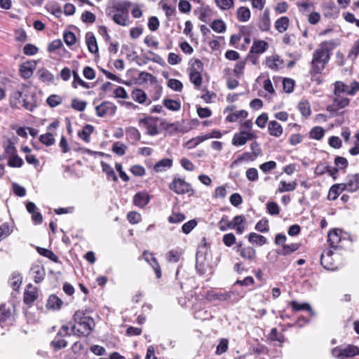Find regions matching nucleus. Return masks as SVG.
Returning a JSON list of instances; mask_svg holds the SVG:
<instances>
[{"instance_id":"obj_24","label":"nucleus","mask_w":359,"mask_h":359,"mask_svg":"<svg viewBox=\"0 0 359 359\" xmlns=\"http://www.w3.org/2000/svg\"><path fill=\"white\" fill-rule=\"evenodd\" d=\"M172 165V161L170 158H163L157 162L154 169L156 172L165 171L167 169L171 168Z\"/></svg>"},{"instance_id":"obj_33","label":"nucleus","mask_w":359,"mask_h":359,"mask_svg":"<svg viewBox=\"0 0 359 359\" xmlns=\"http://www.w3.org/2000/svg\"><path fill=\"white\" fill-rule=\"evenodd\" d=\"M62 303V301L57 296L51 294L48 297L46 306L48 309H60Z\"/></svg>"},{"instance_id":"obj_62","label":"nucleus","mask_w":359,"mask_h":359,"mask_svg":"<svg viewBox=\"0 0 359 359\" xmlns=\"http://www.w3.org/2000/svg\"><path fill=\"white\" fill-rule=\"evenodd\" d=\"M228 349V340L222 339L217 346L216 354L221 355L225 353Z\"/></svg>"},{"instance_id":"obj_54","label":"nucleus","mask_w":359,"mask_h":359,"mask_svg":"<svg viewBox=\"0 0 359 359\" xmlns=\"http://www.w3.org/2000/svg\"><path fill=\"white\" fill-rule=\"evenodd\" d=\"M191 67L189 68L190 72H201L203 69V64L199 59H195L189 62Z\"/></svg>"},{"instance_id":"obj_44","label":"nucleus","mask_w":359,"mask_h":359,"mask_svg":"<svg viewBox=\"0 0 359 359\" xmlns=\"http://www.w3.org/2000/svg\"><path fill=\"white\" fill-rule=\"evenodd\" d=\"M37 252L42 256L46 257L48 259H50L51 261L54 262H58V257L51 250L38 247L37 248Z\"/></svg>"},{"instance_id":"obj_59","label":"nucleus","mask_w":359,"mask_h":359,"mask_svg":"<svg viewBox=\"0 0 359 359\" xmlns=\"http://www.w3.org/2000/svg\"><path fill=\"white\" fill-rule=\"evenodd\" d=\"M62 97L57 95H51L47 98V104L50 107H55L62 102Z\"/></svg>"},{"instance_id":"obj_55","label":"nucleus","mask_w":359,"mask_h":359,"mask_svg":"<svg viewBox=\"0 0 359 359\" xmlns=\"http://www.w3.org/2000/svg\"><path fill=\"white\" fill-rule=\"evenodd\" d=\"M325 134V131L322 127L316 126L310 131V137L313 139L320 140Z\"/></svg>"},{"instance_id":"obj_1","label":"nucleus","mask_w":359,"mask_h":359,"mask_svg":"<svg viewBox=\"0 0 359 359\" xmlns=\"http://www.w3.org/2000/svg\"><path fill=\"white\" fill-rule=\"evenodd\" d=\"M335 45L333 41H324L313 51L310 69L311 76L322 73L330 61L331 52L334 48Z\"/></svg>"},{"instance_id":"obj_56","label":"nucleus","mask_w":359,"mask_h":359,"mask_svg":"<svg viewBox=\"0 0 359 359\" xmlns=\"http://www.w3.org/2000/svg\"><path fill=\"white\" fill-rule=\"evenodd\" d=\"M72 107L78 111H83L85 110L87 102L85 101L79 100L76 98H74L72 100Z\"/></svg>"},{"instance_id":"obj_63","label":"nucleus","mask_w":359,"mask_h":359,"mask_svg":"<svg viewBox=\"0 0 359 359\" xmlns=\"http://www.w3.org/2000/svg\"><path fill=\"white\" fill-rule=\"evenodd\" d=\"M95 15L90 11H84L81 15V20L86 23H93L95 21Z\"/></svg>"},{"instance_id":"obj_41","label":"nucleus","mask_w":359,"mask_h":359,"mask_svg":"<svg viewBox=\"0 0 359 359\" xmlns=\"http://www.w3.org/2000/svg\"><path fill=\"white\" fill-rule=\"evenodd\" d=\"M299 110L302 116L308 117L311 114V107L309 102L306 100H302L299 102Z\"/></svg>"},{"instance_id":"obj_48","label":"nucleus","mask_w":359,"mask_h":359,"mask_svg":"<svg viewBox=\"0 0 359 359\" xmlns=\"http://www.w3.org/2000/svg\"><path fill=\"white\" fill-rule=\"evenodd\" d=\"M163 104L168 109L171 111H178L181 107L179 102L167 98L163 100Z\"/></svg>"},{"instance_id":"obj_3","label":"nucleus","mask_w":359,"mask_h":359,"mask_svg":"<svg viewBox=\"0 0 359 359\" xmlns=\"http://www.w3.org/2000/svg\"><path fill=\"white\" fill-rule=\"evenodd\" d=\"M74 320L75 324L72 327V331L73 334L77 336H88L95 326L94 320L82 311L74 313Z\"/></svg>"},{"instance_id":"obj_37","label":"nucleus","mask_w":359,"mask_h":359,"mask_svg":"<svg viewBox=\"0 0 359 359\" xmlns=\"http://www.w3.org/2000/svg\"><path fill=\"white\" fill-rule=\"evenodd\" d=\"M290 306L295 311L305 310L309 311L312 316L315 315V312L312 310L310 304L308 303L299 304L296 301H292L290 302Z\"/></svg>"},{"instance_id":"obj_35","label":"nucleus","mask_w":359,"mask_h":359,"mask_svg":"<svg viewBox=\"0 0 359 359\" xmlns=\"http://www.w3.org/2000/svg\"><path fill=\"white\" fill-rule=\"evenodd\" d=\"M283 64V61L280 60L279 56H272L266 58V66L272 69L277 70L280 65Z\"/></svg>"},{"instance_id":"obj_43","label":"nucleus","mask_w":359,"mask_h":359,"mask_svg":"<svg viewBox=\"0 0 359 359\" xmlns=\"http://www.w3.org/2000/svg\"><path fill=\"white\" fill-rule=\"evenodd\" d=\"M248 116V112L245 110H239L236 112L229 114L226 120L228 122H236L239 118H245Z\"/></svg>"},{"instance_id":"obj_14","label":"nucleus","mask_w":359,"mask_h":359,"mask_svg":"<svg viewBox=\"0 0 359 359\" xmlns=\"http://www.w3.org/2000/svg\"><path fill=\"white\" fill-rule=\"evenodd\" d=\"M35 66L36 64L33 62L22 63L19 68L20 76L25 79L30 78L33 74Z\"/></svg>"},{"instance_id":"obj_45","label":"nucleus","mask_w":359,"mask_h":359,"mask_svg":"<svg viewBox=\"0 0 359 359\" xmlns=\"http://www.w3.org/2000/svg\"><path fill=\"white\" fill-rule=\"evenodd\" d=\"M247 142L243 130L234 134L232 139V144L236 147H240L245 144Z\"/></svg>"},{"instance_id":"obj_50","label":"nucleus","mask_w":359,"mask_h":359,"mask_svg":"<svg viewBox=\"0 0 359 359\" xmlns=\"http://www.w3.org/2000/svg\"><path fill=\"white\" fill-rule=\"evenodd\" d=\"M73 77H74V81L72 82V87L74 88H76L78 85H80L82 87H83L84 88H89L90 86L88 85V83L85 82L84 81H83L79 75L78 74V73L75 71L73 72Z\"/></svg>"},{"instance_id":"obj_40","label":"nucleus","mask_w":359,"mask_h":359,"mask_svg":"<svg viewBox=\"0 0 359 359\" xmlns=\"http://www.w3.org/2000/svg\"><path fill=\"white\" fill-rule=\"evenodd\" d=\"M297 182L296 181L286 182L285 181H280L278 186V191L280 193L292 191L296 189Z\"/></svg>"},{"instance_id":"obj_10","label":"nucleus","mask_w":359,"mask_h":359,"mask_svg":"<svg viewBox=\"0 0 359 359\" xmlns=\"http://www.w3.org/2000/svg\"><path fill=\"white\" fill-rule=\"evenodd\" d=\"M333 252L330 249L324 250L320 256V264L327 270H332L334 268L332 258Z\"/></svg>"},{"instance_id":"obj_64","label":"nucleus","mask_w":359,"mask_h":359,"mask_svg":"<svg viewBox=\"0 0 359 359\" xmlns=\"http://www.w3.org/2000/svg\"><path fill=\"white\" fill-rule=\"evenodd\" d=\"M63 38L65 42L69 46H72L76 43V36L72 32H65Z\"/></svg>"},{"instance_id":"obj_38","label":"nucleus","mask_w":359,"mask_h":359,"mask_svg":"<svg viewBox=\"0 0 359 359\" xmlns=\"http://www.w3.org/2000/svg\"><path fill=\"white\" fill-rule=\"evenodd\" d=\"M127 138L135 142H138L141 138V134L139 130L134 127H128L126 129Z\"/></svg>"},{"instance_id":"obj_47","label":"nucleus","mask_w":359,"mask_h":359,"mask_svg":"<svg viewBox=\"0 0 359 359\" xmlns=\"http://www.w3.org/2000/svg\"><path fill=\"white\" fill-rule=\"evenodd\" d=\"M8 165L11 168H20L23 165V161L17 154L10 156L8 161Z\"/></svg>"},{"instance_id":"obj_36","label":"nucleus","mask_w":359,"mask_h":359,"mask_svg":"<svg viewBox=\"0 0 359 359\" xmlns=\"http://www.w3.org/2000/svg\"><path fill=\"white\" fill-rule=\"evenodd\" d=\"M255 159V157L251 153L244 152L231 163L230 168H233L242 161H254Z\"/></svg>"},{"instance_id":"obj_26","label":"nucleus","mask_w":359,"mask_h":359,"mask_svg":"<svg viewBox=\"0 0 359 359\" xmlns=\"http://www.w3.org/2000/svg\"><path fill=\"white\" fill-rule=\"evenodd\" d=\"M248 241L252 244L262 246L266 243L267 240L264 236L252 232L248 235Z\"/></svg>"},{"instance_id":"obj_11","label":"nucleus","mask_w":359,"mask_h":359,"mask_svg":"<svg viewBox=\"0 0 359 359\" xmlns=\"http://www.w3.org/2000/svg\"><path fill=\"white\" fill-rule=\"evenodd\" d=\"M342 184L346 191H356L359 189V173L348 175L346 182Z\"/></svg>"},{"instance_id":"obj_19","label":"nucleus","mask_w":359,"mask_h":359,"mask_svg":"<svg viewBox=\"0 0 359 359\" xmlns=\"http://www.w3.org/2000/svg\"><path fill=\"white\" fill-rule=\"evenodd\" d=\"M86 42L88 49L91 53H97L98 52L97 41L93 32H88L86 33Z\"/></svg>"},{"instance_id":"obj_58","label":"nucleus","mask_w":359,"mask_h":359,"mask_svg":"<svg viewBox=\"0 0 359 359\" xmlns=\"http://www.w3.org/2000/svg\"><path fill=\"white\" fill-rule=\"evenodd\" d=\"M215 1L222 10H228L233 7V0H215Z\"/></svg>"},{"instance_id":"obj_8","label":"nucleus","mask_w":359,"mask_h":359,"mask_svg":"<svg viewBox=\"0 0 359 359\" xmlns=\"http://www.w3.org/2000/svg\"><path fill=\"white\" fill-rule=\"evenodd\" d=\"M116 107L111 102H103L95 108L96 114L99 117H103L106 115H114L116 112Z\"/></svg>"},{"instance_id":"obj_12","label":"nucleus","mask_w":359,"mask_h":359,"mask_svg":"<svg viewBox=\"0 0 359 359\" xmlns=\"http://www.w3.org/2000/svg\"><path fill=\"white\" fill-rule=\"evenodd\" d=\"M37 297V289L33 287L32 284H29L24 292V302L27 305H32Z\"/></svg>"},{"instance_id":"obj_46","label":"nucleus","mask_w":359,"mask_h":359,"mask_svg":"<svg viewBox=\"0 0 359 359\" xmlns=\"http://www.w3.org/2000/svg\"><path fill=\"white\" fill-rule=\"evenodd\" d=\"M334 95H340L342 93H345L348 95V92L349 90V86L345 84L342 81H336L334 83Z\"/></svg>"},{"instance_id":"obj_7","label":"nucleus","mask_w":359,"mask_h":359,"mask_svg":"<svg viewBox=\"0 0 359 359\" xmlns=\"http://www.w3.org/2000/svg\"><path fill=\"white\" fill-rule=\"evenodd\" d=\"M116 13L114 14L112 19L117 25L121 26H128L130 25L128 11L126 8L116 7Z\"/></svg>"},{"instance_id":"obj_29","label":"nucleus","mask_w":359,"mask_h":359,"mask_svg":"<svg viewBox=\"0 0 359 359\" xmlns=\"http://www.w3.org/2000/svg\"><path fill=\"white\" fill-rule=\"evenodd\" d=\"M94 130V127L91 125L86 124L83 126V129L78 133L80 138L86 142H90V136Z\"/></svg>"},{"instance_id":"obj_25","label":"nucleus","mask_w":359,"mask_h":359,"mask_svg":"<svg viewBox=\"0 0 359 359\" xmlns=\"http://www.w3.org/2000/svg\"><path fill=\"white\" fill-rule=\"evenodd\" d=\"M290 20L287 17H281L275 22V28L278 32L283 33L287 29Z\"/></svg>"},{"instance_id":"obj_57","label":"nucleus","mask_w":359,"mask_h":359,"mask_svg":"<svg viewBox=\"0 0 359 359\" xmlns=\"http://www.w3.org/2000/svg\"><path fill=\"white\" fill-rule=\"evenodd\" d=\"M168 86L175 91L181 92L183 84L177 79H171L168 81Z\"/></svg>"},{"instance_id":"obj_42","label":"nucleus","mask_w":359,"mask_h":359,"mask_svg":"<svg viewBox=\"0 0 359 359\" xmlns=\"http://www.w3.org/2000/svg\"><path fill=\"white\" fill-rule=\"evenodd\" d=\"M11 317V310L6 307V304L0 306V325H3Z\"/></svg>"},{"instance_id":"obj_49","label":"nucleus","mask_w":359,"mask_h":359,"mask_svg":"<svg viewBox=\"0 0 359 359\" xmlns=\"http://www.w3.org/2000/svg\"><path fill=\"white\" fill-rule=\"evenodd\" d=\"M255 229L261 233L268 232L269 230V220L266 218H262L256 224Z\"/></svg>"},{"instance_id":"obj_53","label":"nucleus","mask_w":359,"mask_h":359,"mask_svg":"<svg viewBox=\"0 0 359 359\" xmlns=\"http://www.w3.org/2000/svg\"><path fill=\"white\" fill-rule=\"evenodd\" d=\"M39 140L46 146H50L55 143V138L51 133H46V134L41 135L39 137Z\"/></svg>"},{"instance_id":"obj_34","label":"nucleus","mask_w":359,"mask_h":359,"mask_svg":"<svg viewBox=\"0 0 359 359\" xmlns=\"http://www.w3.org/2000/svg\"><path fill=\"white\" fill-rule=\"evenodd\" d=\"M299 246L300 245L299 243H291L290 245L285 244L283 245L281 250L277 251V253L281 255H288L297 250Z\"/></svg>"},{"instance_id":"obj_31","label":"nucleus","mask_w":359,"mask_h":359,"mask_svg":"<svg viewBox=\"0 0 359 359\" xmlns=\"http://www.w3.org/2000/svg\"><path fill=\"white\" fill-rule=\"evenodd\" d=\"M251 16L250 9L245 6H241L237 10V18L240 22H247Z\"/></svg>"},{"instance_id":"obj_5","label":"nucleus","mask_w":359,"mask_h":359,"mask_svg":"<svg viewBox=\"0 0 359 359\" xmlns=\"http://www.w3.org/2000/svg\"><path fill=\"white\" fill-rule=\"evenodd\" d=\"M332 355L338 359H346L359 355V347L352 345L338 346L332 350Z\"/></svg>"},{"instance_id":"obj_32","label":"nucleus","mask_w":359,"mask_h":359,"mask_svg":"<svg viewBox=\"0 0 359 359\" xmlns=\"http://www.w3.org/2000/svg\"><path fill=\"white\" fill-rule=\"evenodd\" d=\"M328 242L330 243V245L332 248H337V245L341 241V236L340 233L337 231V230H332L328 233Z\"/></svg>"},{"instance_id":"obj_28","label":"nucleus","mask_w":359,"mask_h":359,"mask_svg":"<svg viewBox=\"0 0 359 359\" xmlns=\"http://www.w3.org/2000/svg\"><path fill=\"white\" fill-rule=\"evenodd\" d=\"M259 27L262 31L266 32L270 29L271 21L269 11L268 9L264 11L262 20L259 22Z\"/></svg>"},{"instance_id":"obj_21","label":"nucleus","mask_w":359,"mask_h":359,"mask_svg":"<svg viewBox=\"0 0 359 359\" xmlns=\"http://www.w3.org/2000/svg\"><path fill=\"white\" fill-rule=\"evenodd\" d=\"M269 48L268 43L262 40H256L253 42L250 48V53L261 54L265 52Z\"/></svg>"},{"instance_id":"obj_22","label":"nucleus","mask_w":359,"mask_h":359,"mask_svg":"<svg viewBox=\"0 0 359 359\" xmlns=\"http://www.w3.org/2000/svg\"><path fill=\"white\" fill-rule=\"evenodd\" d=\"M344 191H346L344 189L343 184H335L331 187L329 190L327 198L330 201H334L337 198L339 195Z\"/></svg>"},{"instance_id":"obj_2","label":"nucleus","mask_w":359,"mask_h":359,"mask_svg":"<svg viewBox=\"0 0 359 359\" xmlns=\"http://www.w3.org/2000/svg\"><path fill=\"white\" fill-rule=\"evenodd\" d=\"M10 102L12 107L17 109L24 107L31 111L37 106L35 94L25 89L22 91L16 90L13 92L11 96Z\"/></svg>"},{"instance_id":"obj_9","label":"nucleus","mask_w":359,"mask_h":359,"mask_svg":"<svg viewBox=\"0 0 359 359\" xmlns=\"http://www.w3.org/2000/svg\"><path fill=\"white\" fill-rule=\"evenodd\" d=\"M350 100L347 97H341L340 95H335L332 104L327 107V111H337L348 106Z\"/></svg>"},{"instance_id":"obj_13","label":"nucleus","mask_w":359,"mask_h":359,"mask_svg":"<svg viewBox=\"0 0 359 359\" xmlns=\"http://www.w3.org/2000/svg\"><path fill=\"white\" fill-rule=\"evenodd\" d=\"M147 130V133L154 136L158 133L157 123L151 118H144L140 121Z\"/></svg>"},{"instance_id":"obj_20","label":"nucleus","mask_w":359,"mask_h":359,"mask_svg":"<svg viewBox=\"0 0 359 359\" xmlns=\"http://www.w3.org/2000/svg\"><path fill=\"white\" fill-rule=\"evenodd\" d=\"M268 131L271 136L279 137L282 135L283 129L276 121H270L268 125Z\"/></svg>"},{"instance_id":"obj_16","label":"nucleus","mask_w":359,"mask_h":359,"mask_svg":"<svg viewBox=\"0 0 359 359\" xmlns=\"http://www.w3.org/2000/svg\"><path fill=\"white\" fill-rule=\"evenodd\" d=\"M150 201L149 195L146 191L137 193L133 197V203L139 208H144Z\"/></svg>"},{"instance_id":"obj_4","label":"nucleus","mask_w":359,"mask_h":359,"mask_svg":"<svg viewBox=\"0 0 359 359\" xmlns=\"http://www.w3.org/2000/svg\"><path fill=\"white\" fill-rule=\"evenodd\" d=\"M245 218L243 215H237L233 217L232 222H229L226 218H222L219 222V228L222 231H225L229 229L236 230V233L242 234L245 231Z\"/></svg>"},{"instance_id":"obj_6","label":"nucleus","mask_w":359,"mask_h":359,"mask_svg":"<svg viewBox=\"0 0 359 359\" xmlns=\"http://www.w3.org/2000/svg\"><path fill=\"white\" fill-rule=\"evenodd\" d=\"M169 189L178 195H183L188 194L193 195L194 191L191 185L187 182L184 179L175 177L172 181L169 184Z\"/></svg>"},{"instance_id":"obj_39","label":"nucleus","mask_w":359,"mask_h":359,"mask_svg":"<svg viewBox=\"0 0 359 359\" xmlns=\"http://www.w3.org/2000/svg\"><path fill=\"white\" fill-rule=\"evenodd\" d=\"M131 97L134 101L140 104L144 103L147 99V95L144 93V91L139 88L133 90L131 93Z\"/></svg>"},{"instance_id":"obj_61","label":"nucleus","mask_w":359,"mask_h":359,"mask_svg":"<svg viewBox=\"0 0 359 359\" xmlns=\"http://www.w3.org/2000/svg\"><path fill=\"white\" fill-rule=\"evenodd\" d=\"M283 90L287 93L293 91L294 86V81L292 79H284L283 81Z\"/></svg>"},{"instance_id":"obj_23","label":"nucleus","mask_w":359,"mask_h":359,"mask_svg":"<svg viewBox=\"0 0 359 359\" xmlns=\"http://www.w3.org/2000/svg\"><path fill=\"white\" fill-rule=\"evenodd\" d=\"M37 75L41 81L48 83H54V76L48 69L41 68L38 70Z\"/></svg>"},{"instance_id":"obj_27","label":"nucleus","mask_w":359,"mask_h":359,"mask_svg":"<svg viewBox=\"0 0 359 359\" xmlns=\"http://www.w3.org/2000/svg\"><path fill=\"white\" fill-rule=\"evenodd\" d=\"M189 80L195 88L199 89L202 85L203 77L201 72L189 71Z\"/></svg>"},{"instance_id":"obj_51","label":"nucleus","mask_w":359,"mask_h":359,"mask_svg":"<svg viewBox=\"0 0 359 359\" xmlns=\"http://www.w3.org/2000/svg\"><path fill=\"white\" fill-rule=\"evenodd\" d=\"M211 28L217 33L224 32L226 30V25L222 20H214L211 25Z\"/></svg>"},{"instance_id":"obj_52","label":"nucleus","mask_w":359,"mask_h":359,"mask_svg":"<svg viewBox=\"0 0 359 359\" xmlns=\"http://www.w3.org/2000/svg\"><path fill=\"white\" fill-rule=\"evenodd\" d=\"M126 149L127 147L120 142H116L112 145V151L118 156H123Z\"/></svg>"},{"instance_id":"obj_30","label":"nucleus","mask_w":359,"mask_h":359,"mask_svg":"<svg viewBox=\"0 0 359 359\" xmlns=\"http://www.w3.org/2000/svg\"><path fill=\"white\" fill-rule=\"evenodd\" d=\"M101 166L102 171L106 174L108 180H111L114 182H116L118 180V177L114 169L108 163L102 161Z\"/></svg>"},{"instance_id":"obj_18","label":"nucleus","mask_w":359,"mask_h":359,"mask_svg":"<svg viewBox=\"0 0 359 359\" xmlns=\"http://www.w3.org/2000/svg\"><path fill=\"white\" fill-rule=\"evenodd\" d=\"M208 253V248L205 245L198 247L196 255V267L199 269L203 267L204 262L206 259V255Z\"/></svg>"},{"instance_id":"obj_17","label":"nucleus","mask_w":359,"mask_h":359,"mask_svg":"<svg viewBox=\"0 0 359 359\" xmlns=\"http://www.w3.org/2000/svg\"><path fill=\"white\" fill-rule=\"evenodd\" d=\"M31 273L36 283H41L46 276V271L43 266L39 264L32 266Z\"/></svg>"},{"instance_id":"obj_60","label":"nucleus","mask_w":359,"mask_h":359,"mask_svg":"<svg viewBox=\"0 0 359 359\" xmlns=\"http://www.w3.org/2000/svg\"><path fill=\"white\" fill-rule=\"evenodd\" d=\"M52 346H53L56 349H60L62 348H65L67 346V341L62 339V337H60L59 336H56L54 339L51 342Z\"/></svg>"},{"instance_id":"obj_15","label":"nucleus","mask_w":359,"mask_h":359,"mask_svg":"<svg viewBox=\"0 0 359 359\" xmlns=\"http://www.w3.org/2000/svg\"><path fill=\"white\" fill-rule=\"evenodd\" d=\"M237 252H239L241 257L248 261L253 262L256 259V250L255 248L250 246L241 248L237 249Z\"/></svg>"}]
</instances>
